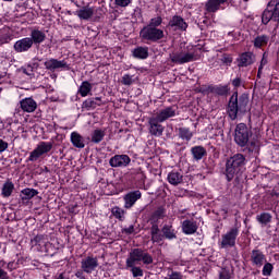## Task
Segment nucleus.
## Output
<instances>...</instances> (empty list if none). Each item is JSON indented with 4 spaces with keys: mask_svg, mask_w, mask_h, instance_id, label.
<instances>
[{
    "mask_svg": "<svg viewBox=\"0 0 279 279\" xmlns=\"http://www.w3.org/2000/svg\"><path fill=\"white\" fill-rule=\"evenodd\" d=\"M250 104V95L241 94L239 96V90H234L231 95L228 106H227V114L231 121H236L239 117L245 114L247 112V106Z\"/></svg>",
    "mask_w": 279,
    "mask_h": 279,
    "instance_id": "1",
    "label": "nucleus"
},
{
    "mask_svg": "<svg viewBox=\"0 0 279 279\" xmlns=\"http://www.w3.org/2000/svg\"><path fill=\"white\" fill-rule=\"evenodd\" d=\"M245 156L243 154H235L229 157L226 161L225 175L227 181L232 182L234 178H239L245 171Z\"/></svg>",
    "mask_w": 279,
    "mask_h": 279,
    "instance_id": "2",
    "label": "nucleus"
},
{
    "mask_svg": "<svg viewBox=\"0 0 279 279\" xmlns=\"http://www.w3.org/2000/svg\"><path fill=\"white\" fill-rule=\"evenodd\" d=\"M141 262L144 265H151L154 263V257L142 248H133L126 258V267H134V265H138Z\"/></svg>",
    "mask_w": 279,
    "mask_h": 279,
    "instance_id": "3",
    "label": "nucleus"
},
{
    "mask_svg": "<svg viewBox=\"0 0 279 279\" xmlns=\"http://www.w3.org/2000/svg\"><path fill=\"white\" fill-rule=\"evenodd\" d=\"M270 21L279 23V0H270L262 14L263 25H268Z\"/></svg>",
    "mask_w": 279,
    "mask_h": 279,
    "instance_id": "4",
    "label": "nucleus"
},
{
    "mask_svg": "<svg viewBox=\"0 0 279 279\" xmlns=\"http://www.w3.org/2000/svg\"><path fill=\"white\" fill-rule=\"evenodd\" d=\"M250 136H252V131L247 128L245 123H239L234 130V142L239 147H247L250 143Z\"/></svg>",
    "mask_w": 279,
    "mask_h": 279,
    "instance_id": "5",
    "label": "nucleus"
},
{
    "mask_svg": "<svg viewBox=\"0 0 279 279\" xmlns=\"http://www.w3.org/2000/svg\"><path fill=\"white\" fill-rule=\"evenodd\" d=\"M140 36L143 40L158 43V40H162V38H165V31L151 26H144L140 32Z\"/></svg>",
    "mask_w": 279,
    "mask_h": 279,
    "instance_id": "6",
    "label": "nucleus"
},
{
    "mask_svg": "<svg viewBox=\"0 0 279 279\" xmlns=\"http://www.w3.org/2000/svg\"><path fill=\"white\" fill-rule=\"evenodd\" d=\"M236 236H239V227H233L227 233L222 234L220 247L222 250L234 247L236 245Z\"/></svg>",
    "mask_w": 279,
    "mask_h": 279,
    "instance_id": "7",
    "label": "nucleus"
},
{
    "mask_svg": "<svg viewBox=\"0 0 279 279\" xmlns=\"http://www.w3.org/2000/svg\"><path fill=\"white\" fill-rule=\"evenodd\" d=\"M33 245H35L38 252L41 254H51L52 244L49 242V235L38 234L32 240Z\"/></svg>",
    "mask_w": 279,
    "mask_h": 279,
    "instance_id": "8",
    "label": "nucleus"
},
{
    "mask_svg": "<svg viewBox=\"0 0 279 279\" xmlns=\"http://www.w3.org/2000/svg\"><path fill=\"white\" fill-rule=\"evenodd\" d=\"M53 149V143L51 142H40L37 147L31 151L28 160L29 162H36L40 156H45V154H49Z\"/></svg>",
    "mask_w": 279,
    "mask_h": 279,
    "instance_id": "9",
    "label": "nucleus"
},
{
    "mask_svg": "<svg viewBox=\"0 0 279 279\" xmlns=\"http://www.w3.org/2000/svg\"><path fill=\"white\" fill-rule=\"evenodd\" d=\"M45 69L51 73L56 71H71V65L65 60L48 59L44 62Z\"/></svg>",
    "mask_w": 279,
    "mask_h": 279,
    "instance_id": "10",
    "label": "nucleus"
},
{
    "mask_svg": "<svg viewBox=\"0 0 279 279\" xmlns=\"http://www.w3.org/2000/svg\"><path fill=\"white\" fill-rule=\"evenodd\" d=\"M177 114H178V106L173 105V106L165 107L153 117L158 121H160L161 123H165V121H168V119H173V117H175Z\"/></svg>",
    "mask_w": 279,
    "mask_h": 279,
    "instance_id": "11",
    "label": "nucleus"
},
{
    "mask_svg": "<svg viewBox=\"0 0 279 279\" xmlns=\"http://www.w3.org/2000/svg\"><path fill=\"white\" fill-rule=\"evenodd\" d=\"M169 58L173 64H186L187 62H193L195 54L191 52H172L169 54Z\"/></svg>",
    "mask_w": 279,
    "mask_h": 279,
    "instance_id": "12",
    "label": "nucleus"
},
{
    "mask_svg": "<svg viewBox=\"0 0 279 279\" xmlns=\"http://www.w3.org/2000/svg\"><path fill=\"white\" fill-rule=\"evenodd\" d=\"M99 267V259L97 257L87 256L81 260V269L85 274H92Z\"/></svg>",
    "mask_w": 279,
    "mask_h": 279,
    "instance_id": "13",
    "label": "nucleus"
},
{
    "mask_svg": "<svg viewBox=\"0 0 279 279\" xmlns=\"http://www.w3.org/2000/svg\"><path fill=\"white\" fill-rule=\"evenodd\" d=\"M168 27L174 29V32H186L189 29V24L180 15H173L168 22Z\"/></svg>",
    "mask_w": 279,
    "mask_h": 279,
    "instance_id": "14",
    "label": "nucleus"
},
{
    "mask_svg": "<svg viewBox=\"0 0 279 279\" xmlns=\"http://www.w3.org/2000/svg\"><path fill=\"white\" fill-rule=\"evenodd\" d=\"M130 162H132V158L128 155H114L109 159L110 167L114 169L128 167Z\"/></svg>",
    "mask_w": 279,
    "mask_h": 279,
    "instance_id": "15",
    "label": "nucleus"
},
{
    "mask_svg": "<svg viewBox=\"0 0 279 279\" xmlns=\"http://www.w3.org/2000/svg\"><path fill=\"white\" fill-rule=\"evenodd\" d=\"M141 197H143V193H141V190L128 192L123 196L124 208H126V209L133 208L134 204H136V202H138V199H141Z\"/></svg>",
    "mask_w": 279,
    "mask_h": 279,
    "instance_id": "16",
    "label": "nucleus"
},
{
    "mask_svg": "<svg viewBox=\"0 0 279 279\" xmlns=\"http://www.w3.org/2000/svg\"><path fill=\"white\" fill-rule=\"evenodd\" d=\"M160 120H157L154 116L148 119V125H149V134L151 136H162V133L165 132V126H162Z\"/></svg>",
    "mask_w": 279,
    "mask_h": 279,
    "instance_id": "17",
    "label": "nucleus"
},
{
    "mask_svg": "<svg viewBox=\"0 0 279 279\" xmlns=\"http://www.w3.org/2000/svg\"><path fill=\"white\" fill-rule=\"evenodd\" d=\"M32 47H34L32 39L29 37H24L15 41L13 49L16 53H25L26 51H29Z\"/></svg>",
    "mask_w": 279,
    "mask_h": 279,
    "instance_id": "18",
    "label": "nucleus"
},
{
    "mask_svg": "<svg viewBox=\"0 0 279 279\" xmlns=\"http://www.w3.org/2000/svg\"><path fill=\"white\" fill-rule=\"evenodd\" d=\"M265 254L260 250H253L251 252V263L253 267H263L266 262Z\"/></svg>",
    "mask_w": 279,
    "mask_h": 279,
    "instance_id": "19",
    "label": "nucleus"
},
{
    "mask_svg": "<svg viewBox=\"0 0 279 279\" xmlns=\"http://www.w3.org/2000/svg\"><path fill=\"white\" fill-rule=\"evenodd\" d=\"M225 3H228V0H207L205 3V10L209 14H215L221 10V5H225Z\"/></svg>",
    "mask_w": 279,
    "mask_h": 279,
    "instance_id": "20",
    "label": "nucleus"
},
{
    "mask_svg": "<svg viewBox=\"0 0 279 279\" xmlns=\"http://www.w3.org/2000/svg\"><path fill=\"white\" fill-rule=\"evenodd\" d=\"M95 14V8L85 5L82 7L80 10L75 12V15L81 20V21H90Z\"/></svg>",
    "mask_w": 279,
    "mask_h": 279,
    "instance_id": "21",
    "label": "nucleus"
},
{
    "mask_svg": "<svg viewBox=\"0 0 279 279\" xmlns=\"http://www.w3.org/2000/svg\"><path fill=\"white\" fill-rule=\"evenodd\" d=\"M238 62L239 68L250 66L256 62V54L253 52H243L238 59Z\"/></svg>",
    "mask_w": 279,
    "mask_h": 279,
    "instance_id": "22",
    "label": "nucleus"
},
{
    "mask_svg": "<svg viewBox=\"0 0 279 279\" xmlns=\"http://www.w3.org/2000/svg\"><path fill=\"white\" fill-rule=\"evenodd\" d=\"M98 106H104V100L101 97L87 98L82 104V110H95V108H98Z\"/></svg>",
    "mask_w": 279,
    "mask_h": 279,
    "instance_id": "23",
    "label": "nucleus"
},
{
    "mask_svg": "<svg viewBox=\"0 0 279 279\" xmlns=\"http://www.w3.org/2000/svg\"><path fill=\"white\" fill-rule=\"evenodd\" d=\"M23 112H35L38 104L33 98H24L20 101Z\"/></svg>",
    "mask_w": 279,
    "mask_h": 279,
    "instance_id": "24",
    "label": "nucleus"
},
{
    "mask_svg": "<svg viewBox=\"0 0 279 279\" xmlns=\"http://www.w3.org/2000/svg\"><path fill=\"white\" fill-rule=\"evenodd\" d=\"M29 39L33 45H43V41L47 40V34L40 29H33Z\"/></svg>",
    "mask_w": 279,
    "mask_h": 279,
    "instance_id": "25",
    "label": "nucleus"
},
{
    "mask_svg": "<svg viewBox=\"0 0 279 279\" xmlns=\"http://www.w3.org/2000/svg\"><path fill=\"white\" fill-rule=\"evenodd\" d=\"M167 180L172 186H178V184H182L184 175L175 170H172L168 173Z\"/></svg>",
    "mask_w": 279,
    "mask_h": 279,
    "instance_id": "26",
    "label": "nucleus"
},
{
    "mask_svg": "<svg viewBox=\"0 0 279 279\" xmlns=\"http://www.w3.org/2000/svg\"><path fill=\"white\" fill-rule=\"evenodd\" d=\"M133 58H136V60H147L149 58V48L147 47H136L132 50Z\"/></svg>",
    "mask_w": 279,
    "mask_h": 279,
    "instance_id": "27",
    "label": "nucleus"
},
{
    "mask_svg": "<svg viewBox=\"0 0 279 279\" xmlns=\"http://www.w3.org/2000/svg\"><path fill=\"white\" fill-rule=\"evenodd\" d=\"M183 234H195L197 232V222L192 220H184L182 222Z\"/></svg>",
    "mask_w": 279,
    "mask_h": 279,
    "instance_id": "28",
    "label": "nucleus"
},
{
    "mask_svg": "<svg viewBox=\"0 0 279 279\" xmlns=\"http://www.w3.org/2000/svg\"><path fill=\"white\" fill-rule=\"evenodd\" d=\"M71 143L77 149H84V147H86V144H84V137L77 132L71 133Z\"/></svg>",
    "mask_w": 279,
    "mask_h": 279,
    "instance_id": "29",
    "label": "nucleus"
},
{
    "mask_svg": "<svg viewBox=\"0 0 279 279\" xmlns=\"http://www.w3.org/2000/svg\"><path fill=\"white\" fill-rule=\"evenodd\" d=\"M38 195V190L26 187L21 191V199L22 202H29V199H34Z\"/></svg>",
    "mask_w": 279,
    "mask_h": 279,
    "instance_id": "30",
    "label": "nucleus"
},
{
    "mask_svg": "<svg viewBox=\"0 0 279 279\" xmlns=\"http://www.w3.org/2000/svg\"><path fill=\"white\" fill-rule=\"evenodd\" d=\"M191 154L196 161H199L204 156L208 155V151H206L204 146H194L191 148Z\"/></svg>",
    "mask_w": 279,
    "mask_h": 279,
    "instance_id": "31",
    "label": "nucleus"
},
{
    "mask_svg": "<svg viewBox=\"0 0 279 279\" xmlns=\"http://www.w3.org/2000/svg\"><path fill=\"white\" fill-rule=\"evenodd\" d=\"M105 136H106V130L96 129L92 132L90 141L95 145H99V143H101V141H104Z\"/></svg>",
    "mask_w": 279,
    "mask_h": 279,
    "instance_id": "32",
    "label": "nucleus"
},
{
    "mask_svg": "<svg viewBox=\"0 0 279 279\" xmlns=\"http://www.w3.org/2000/svg\"><path fill=\"white\" fill-rule=\"evenodd\" d=\"M161 232L165 239H168L169 241H173V239H178V235H175V229L171 225H165L161 229Z\"/></svg>",
    "mask_w": 279,
    "mask_h": 279,
    "instance_id": "33",
    "label": "nucleus"
},
{
    "mask_svg": "<svg viewBox=\"0 0 279 279\" xmlns=\"http://www.w3.org/2000/svg\"><path fill=\"white\" fill-rule=\"evenodd\" d=\"M269 43V36L267 35H258L253 40V46L255 49H263Z\"/></svg>",
    "mask_w": 279,
    "mask_h": 279,
    "instance_id": "34",
    "label": "nucleus"
},
{
    "mask_svg": "<svg viewBox=\"0 0 279 279\" xmlns=\"http://www.w3.org/2000/svg\"><path fill=\"white\" fill-rule=\"evenodd\" d=\"M166 213L167 210L165 209V207H158L150 216V223H158L160 219H165Z\"/></svg>",
    "mask_w": 279,
    "mask_h": 279,
    "instance_id": "35",
    "label": "nucleus"
},
{
    "mask_svg": "<svg viewBox=\"0 0 279 279\" xmlns=\"http://www.w3.org/2000/svg\"><path fill=\"white\" fill-rule=\"evenodd\" d=\"M178 132V136L181 138V141L190 143V141L193 138V132L189 128H179Z\"/></svg>",
    "mask_w": 279,
    "mask_h": 279,
    "instance_id": "36",
    "label": "nucleus"
},
{
    "mask_svg": "<svg viewBox=\"0 0 279 279\" xmlns=\"http://www.w3.org/2000/svg\"><path fill=\"white\" fill-rule=\"evenodd\" d=\"M211 93H214L215 95H219L220 97H223L230 93V87L228 85L214 86L211 88Z\"/></svg>",
    "mask_w": 279,
    "mask_h": 279,
    "instance_id": "37",
    "label": "nucleus"
},
{
    "mask_svg": "<svg viewBox=\"0 0 279 279\" xmlns=\"http://www.w3.org/2000/svg\"><path fill=\"white\" fill-rule=\"evenodd\" d=\"M271 219H274V217L269 213H262L256 216V221H258V223H262V226H267L268 223H271Z\"/></svg>",
    "mask_w": 279,
    "mask_h": 279,
    "instance_id": "38",
    "label": "nucleus"
},
{
    "mask_svg": "<svg viewBox=\"0 0 279 279\" xmlns=\"http://www.w3.org/2000/svg\"><path fill=\"white\" fill-rule=\"evenodd\" d=\"M90 90H93V85L88 81H84L78 88L81 97H88Z\"/></svg>",
    "mask_w": 279,
    "mask_h": 279,
    "instance_id": "39",
    "label": "nucleus"
},
{
    "mask_svg": "<svg viewBox=\"0 0 279 279\" xmlns=\"http://www.w3.org/2000/svg\"><path fill=\"white\" fill-rule=\"evenodd\" d=\"M14 193V183L12 181L4 182L2 186V196L10 197Z\"/></svg>",
    "mask_w": 279,
    "mask_h": 279,
    "instance_id": "40",
    "label": "nucleus"
},
{
    "mask_svg": "<svg viewBox=\"0 0 279 279\" xmlns=\"http://www.w3.org/2000/svg\"><path fill=\"white\" fill-rule=\"evenodd\" d=\"M126 267L131 269L133 278H143V269H141V267H136V265L126 266Z\"/></svg>",
    "mask_w": 279,
    "mask_h": 279,
    "instance_id": "41",
    "label": "nucleus"
},
{
    "mask_svg": "<svg viewBox=\"0 0 279 279\" xmlns=\"http://www.w3.org/2000/svg\"><path fill=\"white\" fill-rule=\"evenodd\" d=\"M160 25H162V17L161 16H157V17L150 19V21H149L147 26L148 27L158 28V27H160Z\"/></svg>",
    "mask_w": 279,
    "mask_h": 279,
    "instance_id": "42",
    "label": "nucleus"
},
{
    "mask_svg": "<svg viewBox=\"0 0 279 279\" xmlns=\"http://www.w3.org/2000/svg\"><path fill=\"white\" fill-rule=\"evenodd\" d=\"M232 86L234 87L235 90H239L238 88H241V86H245V82L241 76H236L231 81Z\"/></svg>",
    "mask_w": 279,
    "mask_h": 279,
    "instance_id": "43",
    "label": "nucleus"
},
{
    "mask_svg": "<svg viewBox=\"0 0 279 279\" xmlns=\"http://www.w3.org/2000/svg\"><path fill=\"white\" fill-rule=\"evenodd\" d=\"M111 213H112L113 217H116V219L123 221V209L116 206L111 209Z\"/></svg>",
    "mask_w": 279,
    "mask_h": 279,
    "instance_id": "44",
    "label": "nucleus"
},
{
    "mask_svg": "<svg viewBox=\"0 0 279 279\" xmlns=\"http://www.w3.org/2000/svg\"><path fill=\"white\" fill-rule=\"evenodd\" d=\"M263 276H271V272L274 271V265L270 263H266L263 267Z\"/></svg>",
    "mask_w": 279,
    "mask_h": 279,
    "instance_id": "45",
    "label": "nucleus"
},
{
    "mask_svg": "<svg viewBox=\"0 0 279 279\" xmlns=\"http://www.w3.org/2000/svg\"><path fill=\"white\" fill-rule=\"evenodd\" d=\"M218 279H232V275L230 274V269L222 268L219 272Z\"/></svg>",
    "mask_w": 279,
    "mask_h": 279,
    "instance_id": "46",
    "label": "nucleus"
},
{
    "mask_svg": "<svg viewBox=\"0 0 279 279\" xmlns=\"http://www.w3.org/2000/svg\"><path fill=\"white\" fill-rule=\"evenodd\" d=\"M133 80H132V76L130 75V74H124L123 76H122V84L124 85V86H132V84H133Z\"/></svg>",
    "mask_w": 279,
    "mask_h": 279,
    "instance_id": "47",
    "label": "nucleus"
},
{
    "mask_svg": "<svg viewBox=\"0 0 279 279\" xmlns=\"http://www.w3.org/2000/svg\"><path fill=\"white\" fill-rule=\"evenodd\" d=\"M246 145H247L248 151H252V153L258 151V142L252 141V142H248Z\"/></svg>",
    "mask_w": 279,
    "mask_h": 279,
    "instance_id": "48",
    "label": "nucleus"
},
{
    "mask_svg": "<svg viewBox=\"0 0 279 279\" xmlns=\"http://www.w3.org/2000/svg\"><path fill=\"white\" fill-rule=\"evenodd\" d=\"M114 1L118 8H128V5L132 3V0H114Z\"/></svg>",
    "mask_w": 279,
    "mask_h": 279,
    "instance_id": "49",
    "label": "nucleus"
},
{
    "mask_svg": "<svg viewBox=\"0 0 279 279\" xmlns=\"http://www.w3.org/2000/svg\"><path fill=\"white\" fill-rule=\"evenodd\" d=\"M165 239V235L162 233H155V235H151V242L153 243H160Z\"/></svg>",
    "mask_w": 279,
    "mask_h": 279,
    "instance_id": "50",
    "label": "nucleus"
},
{
    "mask_svg": "<svg viewBox=\"0 0 279 279\" xmlns=\"http://www.w3.org/2000/svg\"><path fill=\"white\" fill-rule=\"evenodd\" d=\"M160 233V228H158V222H151L150 228V235L154 236L155 234Z\"/></svg>",
    "mask_w": 279,
    "mask_h": 279,
    "instance_id": "51",
    "label": "nucleus"
},
{
    "mask_svg": "<svg viewBox=\"0 0 279 279\" xmlns=\"http://www.w3.org/2000/svg\"><path fill=\"white\" fill-rule=\"evenodd\" d=\"M169 279H184V276L180 271H172L169 275Z\"/></svg>",
    "mask_w": 279,
    "mask_h": 279,
    "instance_id": "52",
    "label": "nucleus"
},
{
    "mask_svg": "<svg viewBox=\"0 0 279 279\" xmlns=\"http://www.w3.org/2000/svg\"><path fill=\"white\" fill-rule=\"evenodd\" d=\"M221 62L223 64H232V57H230V54H223Z\"/></svg>",
    "mask_w": 279,
    "mask_h": 279,
    "instance_id": "53",
    "label": "nucleus"
},
{
    "mask_svg": "<svg viewBox=\"0 0 279 279\" xmlns=\"http://www.w3.org/2000/svg\"><path fill=\"white\" fill-rule=\"evenodd\" d=\"M9 144L8 142L0 140V154H3V151H5V149H8Z\"/></svg>",
    "mask_w": 279,
    "mask_h": 279,
    "instance_id": "54",
    "label": "nucleus"
},
{
    "mask_svg": "<svg viewBox=\"0 0 279 279\" xmlns=\"http://www.w3.org/2000/svg\"><path fill=\"white\" fill-rule=\"evenodd\" d=\"M0 279H10V275L3 268H0Z\"/></svg>",
    "mask_w": 279,
    "mask_h": 279,
    "instance_id": "55",
    "label": "nucleus"
},
{
    "mask_svg": "<svg viewBox=\"0 0 279 279\" xmlns=\"http://www.w3.org/2000/svg\"><path fill=\"white\" fill-rule=\"evenodd\" d=\"M267 62H268V61H267V53L264 52V54H263V57H262V60H260L259 66H262V69H264V68L266 66Z\"/></svg>",
    "mask_w": 279,
    "mask_h": 279,
    "instance_id": "56",
    "label": "nucleus"
},
{
    "mask_svg": "<svg viewBox=\"0 0 279 279\" xmlns=\"http://www.w3.org/2000/svg\"><path fill=\"white\" fill-rule=\"evenodd\" d=\"M0 43H1V45H5V43H10V35H3L0 38Z\"/></svg>",
    "mask_w": 279,
    "mask_h": 279,
    "instance_id": "57",
    "label": "nucleus"
},
{
    "mask_svg": "<svg viewBox=\"0 0 279 279\" xmlns=\"http://www.w3.org/2000/svg\"><path fill=\"white\" fill-rule=\"evenodd\" d=\"M85 272H84V270L82 269V270H77L76 272H75V276L78 278V279H86V276L84 275Z\"/></svg>",
    "mask_w": 279,
    "mask_h": 279,
    "instance_id": "58",
    "label": "nucleus"
},
{
    "mask_svg": "<svg viewBox=\"0 0 279 279\" xmlns=\"http://www.w3.org/2000/svg\"><path fill=\"white\" fill-rule=\"evenodd\" d=\"M56 279H69V275L66 272H60L56 276Z\"/></svg>",
    "mask_w": 279,
    "mask_h": 279,
    "instance_id": "59",
    "label": "nucleus"
},
{
    "mask_svg": "<svg viewBox=\"0 0 279 279\" xmlns=\"http://www.w3.org/2000/svg\"><path fill=\"white\" fill-rule=\"evenodd\" d=\"M14 262H9L8 264H7V269L9 270V271H14Z\"/></svg>",
    "mask_w": 279,
    "mask_h": 279,
    "instance_id": "60",
    "label": "nucleus"
},
{
    "mask_svg": "<svg viewBox=\"0 0 279 279\" xmlns=\"http://www.w3.org/2000/svg\"><path fill=\"white\" fill-rule=\"evenodd\" d=\"M124 232H126V234H132L134 232V226H130L129 228L124 229Z\"/></svg>",
    "mask_w": 279,
    "mask_h": 279,
    "instance_id": "61",
    "label": "nucleus"
},
{
    "mask_svg": "<svg viewBox=\"0 0 279 279\" xmlns=\"http://www.w3.org/2000/svg\"><path fill=\"white\" fill-rule=\"evenodd\" d=\"M8 265V262L5 259H0V269H3Z\"/></svg>",
    "mask_w": 279,
    "mask_h": 279,
    "instance_id": "62",
    "label": "nucleus"
},
{
    "mask_svg": "<svg viewBox=\"0 0 279 279\" xmlns=\"http://www.w3.org/2000/svg\"><path fill=\"white\" fill-rule=\"evenodd\" d=\"M260 75H263V66H258V71H257L258 80H260Z\"/></svg>",
    "mask_w": 279,
    "mask_h": 279,
    "instance_id": "63",
    "label": "nucleus"
},
{
    "mask_svg": "<svg viewBox=\"0 0 279 279\" xmlns=\"http://www.w3.org/2000/svg\"><path fill=\"white\" fill-rule=\"evenodd\" d=\"M23 73H24L25 75H32V71L28 72L27 69H23Z\"/></svg>",
    "mask_w": 279,
    "mask_h": 279,
    "instance_id": "64",
    "label": "nucleus"
}]
</instances>
